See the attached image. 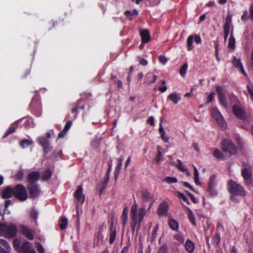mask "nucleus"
I'll list each match as a JSON object with an SVG mask.
<instances>
[{
	"instance_id": "nucleus-1",
	"label": "nucleus",
	"mask_w": 253,
	"mask_h": 253,
	"mask_svg": "<svg viewBox=\"0 0 253 253\" xmlns=\"http://www.w3.org/2000/svg\"><path fill=\"white\" fill-rule=\"evenodd\" d=\"M241 175L243 177L245 186L248 188L253 187V172L250 165L245 163L243 164Z\"/></svg>"
},
{
	"instance_id": "nucleus-2",
	"label": "nucleus",
	"mask_w": 253,
	"mask_h": 253,
	"mask_svg": "<svg viewBox=\"0 0 253 253\" xmlns=\"http://www.w3.org/2000/svg\"><path fill=\"white\" fill-rule=\"evenodd\" d=\"M227 187L229 192L233 195L241 197L246 195L247 192L243 186L232 179L228 181Z\"/></svg>"
},
{
	"instance_id": "nucleus-3",
	"label": "nucleus",
	"mask_w": 253,
	"mask_h": 253,
	"mask_svg": "<svg viewBox=\"0 0 253 253\" xmlns=\"http://www.w3.org/2000/svg\"><path fill=\"white\" fill-rule=\"evenodd\" d=\"M17 233V228L15 225L11 224L6 225L4 223H0V234L7 238H12L16 236Z\"/></svg>"
},
{
	"instance_id": "nucleus-4",
	"label": "nucleus",
	"mask_w": 253,
	"mask_h": 253,
	"mask_svg": "<svg viewBox=\"0 0 253 253\" xmlns=\"http://www.w3.org/2000/svg\"><path fill=\"white\" fill-rule=\"evenodd\" d=\"M14 197L20 201H25L28 197L26 187L22 184H18L13 187Z\"/></svg>"
},
{
	"instance_id": "nucleus-5",
	"label": "nucleus",
	"mask_w": 253,
	"mask_h": 253,
	"mask_svg": "<svg viewBox=\"0 0 253 253\" xmlns=\"http://www.w3.org/2000/svg\"><path fill=\"white\" fill-rule=\"evenodd\" d=\"M29 107L32 113L37 117H40L42 113V107L41 100L39 96H35L32 99Z\"/></svg>"
},
{
	"instance_id": "nucleus-6",
	"label": "nucleus",
	"mask_w": 253,
	"mask_h": 253,
	"mask_svg": "<svg viewBox=\"0 0 253 253\" xmlns=\"http://www.w3.org/2000/svg\"><path fill=\"white\" fill-rule=\"evenodd\" d=\"M221 147L224 152H227L230 155L235 154L238 152L236 146L229 139H223L221 142Z\"/></svg>"
},
{
	"instance_id": "nucleus-7",
	"label": "nucleus",
	"mask_w": 253,
	"mask_h": 253,
	"mask_svg": "<svg viewBox=\"0 0 253 253\" xmlns=\"http://www.w3.org/2000/svg\"><path fill=\"white\" fill-rule=\"evenodd\" d=\"M216 91L218 95V99L219 104L225 108H227V99L224 89L221 86H215Z\"/></svg>"
},
{
	"instance_id": "nucleus-8",
	"label": "nucleus",
	"mask_w": 253,
	"mask_h": 253,
	"mask_svg": "<svg viewBox=\"0 0 253 253\" xmlns=\"http://www.w3.org/2000/svg\"><path fill=\"white\" fill-rule=\"evenodd\" d=\"M216 176L213 174L209 180L208 191L211 197H215L217 195V192L215 189L216 186Z\"/></svg>"
},
{
	"instance_id": "nucleus-9",
	"label": "nucleus",
	"mask_w": 253,
	"mask_h": 253,
	"mask_svg": "<svg viewBox=\"0 0 253 253\" xmlns=\"http://www.w3.org/2000/svg\"><path fill=\"white\" fill-rule=\"evenodd\" d=\"M211 114L212 117L216 120L218 125L221 127L225 126L226 123L223 117L217 108H212L211 110Z\"/></svg>"
},
{
	"instance_id": "nucleus-10",
	"label": "nucleus",
	"mask_w": 253,
	"mask_h": 253,
	"mask_svg": "<svg viewBox=\"0 0 253 253\" xmlns=\"http://www.w3.org/2000/svg\"><path fill=\"white\" fill-rule=\"evenodd\" d=\"M72 107L71 112L74 114V119H76L79 113V110H84L85 109V105L83 103V100H78L76 102L72 103L70 105Z\"/></svg>"
},
{
	"instance_id": "nucleus-11",
	"label": "nucleus",
	"mask_w": 253,
	"mask_h": 253,
	"mask_svg": "<svg viewBox=\"0 0 253 253\" xmlns=\"http://www.w3.org/2000/svg\"><path fill=\"white\" fill-rule=\"evenodd\" d=\"M27 189L29 191V197L31 198L35 199L41 194V190L38 184L28 185Z\"/></svg>"
},
{
	"instance_id": "nucleus-12",
	"label": "nucleus",
	"mask_w": 253,
	"mask_h": 253,
	"mask_svg": "<svg viewBox=\"0 0 253 253\" xmlns=\"http://www.w3.org/2000/svg\"><path fill=\"white\" fill-rule=\"evenodd\" d=\"M38 143L42 147L45 155L48 154L51 149L49 140L43 136L40 137L38 139Z\"/></svg>"
},
{
	"instance_id": "nucleus-13",
	"label": "nucleus",
	"mask_w": 253,
	"mask_h": 253,
	"mask_svg": "<svg viewBox=\"0 0 253 253\" xmlns=\"http://www.w3.org/2000/svg\"><path fill=\"white\" fill-rule=\"evenodd\" d=\"M232 112L235 116L240 120H245L247 118L245 111L237 105H233Z\"/></svg>"
},
{
	"instance_id": "nucleus-14",
	"label": "nucleus",
	"mask_w": 253,
	"mask_h": 253,
	"mask_svg": "<svg viewBox=\"0 0 253 253\" xmlns=\"http://www.w3.org/2000/svg\"><path fill=\"white\" fill-rule=\"evenodd\" d=\"M20 233L26 238L30 240L34 239V231L25 225H21L19 227Z\"/></svg>"
},
{
	"instance_id": "nucleus-15",
	"label": "nucleus",
	"mask_w": 253,
	"mask_h": 253,
	"mask_svg": "<svg viewBox=\"0 0 253 253\" xmlns=\"http://www.w3.org/2000/svg\"><path fill=\"white\" fill-rule=\"evenodd\" d=\"M74 198L82 205L85 200V196L83 194V188L82 186H78L77 189L74 193Z\"/></svg>"
},
{
	"instance_id": "nucleus-16",
	"label": "nucleus",
	"mask_w": 253,
	"mask_h": 253,
	"mask_svg": "<svg viewBox=\"0 0 253 253\" xmlns=\"http://www.w3.org/2000/svg\"><path fill=\"white\" fill-rule=\"evenodd\" d=\"M40 178V173L39 171H33L27 175V181L30 184H36V181H38Z\"/></svg>"
},
{
	"instance_id": "nucleus-17",
	"label": "nucleus",
	"mask_w": 253,
	"mask_h": 253,
	"mask_svg": "<svg viewBox=\"0 0 253 253\" xmlns=\"http://www.w3.org/2000/svg\"><path fill=\"white\" fill-rule=\"evenodd\" d=\"M169 210V205L166 201L160 203L159 206L157 213L159 216H167Z\"/></svg>"
},
{
	"instance_id": "nucleus-18",
	"label": "nucleus",
	"mask_w": 253,
	"mask_h": 253,
	"mask_svg": "<svg viewBox=\"0 0 253 253\" xmlns=\"http://www.w3.org/2000/svg\"><path fill=\"white\" fill-rule=\"evenodd\" d=\"M232 63L233 66L237 68L241 72H242L245 76H247V73L244 69L240 59H238L235 56H234L232 59Z\"/></svg>"
},
{
	"instance_id": "nucleus-19",
	"label": "nucleus",
	"mask_w": 253,
	"mask_h": 253,
	"mask_svg": "<svg viewBox=\"0 0 253 253\" xmlns=\"http://www.w3.org/2000/svg\"><path fill=\"white\" fill-rule=\"evenodd\" d=\"M132 222L131 223V228L133 233L135 228L136 229L137 232L140 229L141 224L142 221H140L138 218V216H131Z\"/></svg>"
},
{
	"instance_id": "nucleus-20",
	"label": "nucleus",
	"mask_w": 253,
	"mask_h": 253,
	"mask_svg": "<svg viewBox=\"0 0 253 253\" xmlns=\"http://www.w3.org/2000/svg\"><path fill=\"white\" fill-rule=\"evenodd\" d=\"M14 196V190L10 186L5 187L2 191L1 197L3 199H8Z\"/></svg>"
},
{
	"instance_id": "nucleus-21",
	"label": "nucleus",
	"mask_w": 253,
	"mask_h": 253,
	"mask_svg": "<svg viewBox=\"0 0 253 253\" xmlns=\"http://www.w3.org/2000/svg\"><path fill=\"white\" fill-rule=\"evenodd\" d=\"M140 35L143 43H147L151 40V36L148 30L144 29L141 30Z\"/></svg>"
},
{
	"instance_id": "nucleus-22",
	"label": "nucleus",
	"mask_w": 253,
	"mask_h": 253,
	"mask_svg": "<svg viewBox=\"0 0 253 253\" xmlns=\"http://www.w3.org/2000/svg\"><path fill=\"white\" fill-rule=\"evenodd\" d=\"M141 198L144 201L154 200V196L150 193L147 189H144L141 191Z\"/></svg>"
},
{
	"instance_id": "nucleus-23",
	"label": "nucleus",
	"mask_w": 253,
	"mask_h": 253,
	"mask_svg": "<svg viewBox=\"0 0 253 253\" xmlns=\"http://www.w3.org/2000/svg\"><path fill=\"white\" fill-rule=\"evenodd\" d=\"M52 176V172L50 169H46L42 174L41 179L42 181L49 180Z\"/></svg>"
},
{
	"instance_id": "nucleus-24",
	"label": "nucleus",
	"mask_w": 253,
	"mask_h": 253,
	"mask_svg": "<svg viewBox=\"0 0 253 253\" xmlns=\"http://www.w3.org/2000/svg\"><path fill=\"white\" fill-rule=\"evenodd\" d=\"M168 99L170 100L174 104H177L181 100L180 95L176 93H171L168 96Z\"/></svg>"
},
{
	"instance_id": "nucleus-25",
	"label": "nucleus",
	"mask_w": 253,
	"mask_h": 253,
	"mask_svg": "<svg viewBox=\"0 0 253 253\" xmlns=\"http://www.w3.org/2000/svg\"><path fill=\"white\" fill-rule=\"evenodd\" d=\"M18 122H15L14 124H11L7 131L5 132L3 136V138H5L9 135L13 133L16 130V128L17 127Z\"/></svg>"
},
{
	"instance_id": "nucleus-26",
	"label": "nucleus",
	"mask_w": 253,
	"mask_h": 253,
	"mask_svg": "<svg viewBox=\"0 0 253 253\" xmlns=\"http://www.w3.org/2000/svg\"><path fill=\"white\" fill-rule=\"evenodd\" d=\"M185 248L189 253H192L194 251L195 245L191 240L188 239L185 242Z\"/></svg>"
},
{
	"instance_id": "nucleus-27",
	"label": "nucleus",
	"mask_w": 253,
	"mask_h": 253,
	"mask_svg": "<svg viewBox=\"0 0 253 253\" xmlns=\"http://www.w3.org/2000/svg\"><path fill=\"white\" fill-rule=\"evenodd\" d=\"M159 131L161 135V138H162L163 141L165 142H168L169 140V137L167 136L165 131L163 127L162 126V122H161L160 124Z\"/></svg>"
},
{
	"instance_id": "nucleus-28",
	"label": "nucleus",
	"mask_w": 253,
	"mask_h": 253,
	"mask_svg": "<svg viewBox=\"0 0 253 253\" xmlns=\"http://www.w3.org/2000/svg\"><path fill=\"white\" fill-rule=\"evenodd\" d=\"M30 243L28 241L23 242L18 252H22L23 253H27L31 251Z\"/></svg>"
},
{
	"instance_id": "nucleus-29",
	"label": "nucleus",
	"mask_w": 253,
	"mask_h": 253,
	"mask_svg": "<svg viewBox=\"0 0 253 253\" xmlns=\"http://www.w3.org/2000/svg\"><path fill=\"white\" fill-rule=\"evenodd\" d=\"M123 161V158L122 157H120L118 159V164L116 167L115 170V179H117L118 175L120 173L122 166V163Z\"/></svg>"
},
{
	"instance_id": "nucleus-30",
	"label": "nucleus",
	"mask_w": 253,
	"mask_h": 253,
	"mask_svg": "<svg viewBox=\"0 0 253 253\" xmlns=\"http://www.w3.org/2000/svg\"><path fill=\"white\" fill-rule=\"evenodd\" d=\"M212 154L217 159L223 160L224 158V155L217 148L213 149Z\"/></svg>"
},
{
	"instance_id": "nucleus-31",
	"label": "nucleus",
	"mask_w": 253,
	"mask_h": 253,
	"mask_svg": "<svg viewBox=\"0 0 253 253\" xmlns=\"http://www.w3.org/2000/svg\"><path fill=\"white\" fill-rule=\"evenodd\" d=\"M33 143L34 142L32 140L24 139L20 141V142H19V145L20 147H22L23 149H25L33 145Z\"/></svg>"
},
{
	"instance_id": "nucleus-32",
	"label": "nucleus",
	"mask_w": 253,
	"mask_h": 253,
	"mask_svg": "<svg viewBox=\"0 0 253 253\" xmlns=\"http://www.w3.org/2000/svg\"><path fill=\"white\" fill-rule=\"evenodd\" d=\"M187 210L188 211V216L189 220L194 226H196V218L194 214L193 213L192 210L188 207H186Z\"/></svg>"
},
{
	"instance_id": "nucleus-33",
	"label": "nucleus",
	"mask_w": 253,
	"mask_h": 253,
	"mask_svg": "<svg viewBox=\"0 0 253 253\" xmlns=\"http://www.w3.org/2000/svg\"><path fill=\"white\" fill-rule=\"evenodd\" d=\"M169 227L172 230L176 231L178 229L179 224L178 223L173 219H170L169 221Z\"/></svg>"
},
{
	"instance_id": "nucleus-34",
	"label": "nucleus",
	"mask_w": 253,
	"mask_h": 253,
	"mask_svg": "<svg viewBox=\"0 0 253 253\" xmlns=\"http://www.w3.org/2000/svg\"><path fill=\"white\" fill-rule=\"evenodd\" d=\"M125 15L126 16L127 18L129 20H132L131 17L133 15H137L138 14V12L136 9H134L132 11L130 10H126L124 13Z\"/></svg>"
},
{
	"instance_id": "nucleus-35",
	"label": "nucleus",
	"mask_w": 253,
	"mask_h": 253,
	"mask_svg": "<svg viewBox=\"0 0 253 253\" xmlns=\"http://www.w3.org/2000/svg\"><path fill=\"white\" fill-rule=\"evenodd\" d=\"M110 232L109 234V243L110 244H112L116 239V236L117 234V232L115 229L113 230V227L111 226L110 227Z\"/></svg>"
},
{
	"instance_id": "nucleus-36",
	"label": "nucleus",
	"mask_w": 253,
	"mask_h": 253,
	"mask_svg": "<svg viewBox=\"0 0 253 253\" xmlns=\"http://www.w3.org/2000/svg\"><path fill=\"white\" fill-rule=\"evenodd\" d=\"M235 39L233 36L232 32H231L230 37L229 39L228 47L234 49L235 47Z\"/></svg>"
},
{
	"instance_id": "nucleus-37",
	"label": "nucleus",
	"mask_w": 253,
	"mask_h": 253,
	"mask_svg": "<svg viewBox=\"0 0 253 253\" xmlns=\"http://www.w3.org/2000/svg\"><path fill=\"white\" fill-rule=\"evenodd\" d=\"M24 177V172L22 170H18L13 176L16 181H21Z\"/></svg>"
},
{
	"instance_id": "nucleus-38",
	"label": "nucleus",
	"mask_w": 253,
	"mask_h": 253,
	"mask_svg": "<svg viewBox=\"0 0 253 253\" xmlns=\"http://www.w3.org/2000/svg\"><path fill=\"white\" fill-rule=\"evenodd\" d=\"M194 41V37L193 35L189 36L187 39V45L188 50H191L193 48V42Z\"/></svg>"
},
{
	"instance_id": "nucleus-39",
	"label": "nucleus",
	"mask_w": 253,
	"mask_h": 253,
	"mask_svg": "<svg viewBox=\"0 0 253 253\" xmlns=\"http://www.w3.org/2000/svg\"><path fill=\"white\" fill-rule=\"evenodd\" d=\"M161 147L159 146H158L157 147V149L158 150V153L157 155H156L155 160L157 163H159L160 161H162L163 160V155L160 151Z\"/></svg>"
},
{
	"instance_id": "nucleus-40",
	"label": "nucleus",
	"mask_w": 253,
	"mask_h": 253,
	"mask_svg": "<svg viewBox=\"0 0 253 253\" xmlns=\"http://www.w3.org/2000/svg\"><path fill=\"white\" fill-rule=\"evenodd\" d=\"M194 182L197 185H200L201 183L199 182V172L196 167L194 166Z\"/></svg>"
},
{
	"instance_id": "nucleus-41",
	"label": "nucleus",
	"mask_w": 253,
	"mask_h": 253,
	"mask_svg": "<svg viewBox=\"0 0 253 253\" xmlns=\"http://www.w3.org/2000/svg\"><path fill=\"white\" fill-rule=\"evenodd\" d=\"M146 213V211L145 208H142L138 210V214H137L138 218L140 221H142Z\"/></svg>"
},
{
	"instance_id": "nucleus-42",
	"label": "nucleus",
	"mask_w": 253,
	"mask_h": 253,
	"mask_svg": "<svg viewBox=\"0 0 253 253\" xmlns=\"http://www.w3.org/2000/svg\"><path fill=\"white\" fill-rule=\"evenodd\" d=\"M128 210L126 208H125L123 210V213L121 216L123 224L125 225L127 222V220Z\"/></svg>"
},
{
	"instance_id": "nucleus-43",
	"label": "nucleus",
	"mask_w": 253,
	"mask_h": 253,
	"mask_svg": "<svg viewBox=\"0 0 253 253\" xmlns=\"http://www.w3.org/2000/svg\"><path fill=\"white\" fill-rule=\"evenodd\" d=\"M68 224V219L65 217H62L60 219V223L59 224V227L61 230H64L66 228Z\"/></svg>"
},
{
	"instance_id": "nucleus-44",
	"label": "nucleus",
	"mask_w": 253,
	"mask_h": 253,
	"mask_svg": "<svg viewBox=\"0 0 253 253\" xmlns=\"http://www.w3.org/2000/svg\"><path fill=\"white\" fill-rule=\"evenodd\" d=\"M168 246L167 243H164L159 248L158 253H168Z\"/></svg>"
},
{
	"instance_id": "nucleus-45",
	"label": "nucleus",
	"mask_w": 253,
	"mask_h": 253,
	"mask_svg": "<svg viewBox=\"0 0 253 253\" xmlns=\"http://www.w3.org/2000/svg\"><path fill=\"white\" fill-rule=\"evenodd\" d=\"M163 181L166 182L168 183H174L178 181L176 177L167 176Z\"/></svg>"
},
{
	"instance_id": "nucleus-46",
	"label": "nucleus",
	"mask_w": 253,
	"mask_h": 253,
	"mask_svg": "<svg viewBox=\"0 0 253 253\" xmlns=\"http://www.w3.org/2000/svg\"><path fill=\"white\" fill-rule=\"evenodd\" d=\"M247 88L252 100L253 101V84L251 81L247 84Z\"/></svg>"
},
{
	"instance_id": "nucleus-47",
	"label": "nucleus",
	"mask_w": 253,
	"mask_h": 253,
	"mask_svg": "<svg viewBox=\"0 0 253 253\" xmlns=\"http://www.w3.org/2000/svg\"><path fill=\"white\" fill-rule=\"evenodd\" d=\"M212 242L215 245H218L220 242V237L218 233H216L212 237Z\"/></svg>"
},
{
	"instance_id": "nucleus-48",
	"label": "nucleus",
	"mask_w": 253,
	"mask_h": 253,
	"mask_svg": "<svg viewBox=\"0 0 253 253\" xmlns=\"http://www.w3.org/2000/svg\"><path fill=\"white\" fill-rule=\"evenodd\" d=\"M21 241L19 239L15 238L13 241V247L14 249L19 251L20 248Z\"/></svg>"
},
{
	"instance_id": "nucleus-49",
	"label": "nucleus",
	"mask_w": 253,
	"mask_h": 253,
	"mask_svg": "<svg viewBox=\"0 0 253 253\" xmlns=\"http://www.w3.org/2000/svg\"><path fill=\"white\" fill-rule=\"evenodd\" d=\"M188 68V65L187 63L184 64L180 68L179 73L182 77H184L185 76L186 71Z\"/></svg>"
},
{
	"instance_id": "nucleus-50",
	"label": "nucleus",
	"mask_w": 253,
	"mask_h": 253,
	"mask_svg": "<svg viewBox=\"0 0 253 253\" xmlns=\"http://www.w3.org/2000/svg\"><path fill=\"white\" fill-rule=\"evenodd\" d=\"M232 22V15L231 14H228L226 19H225V22L224 25V27H230V25Z\"/></svg>"
},
{
	"instance_id": "nucleus-51",
	"label": "nucleus",
	"mask_w": 253,
	"mask_h": 253,
	"mask_svg": "<svg viewBox=\"0 0 253 253\" xmlns=\"http://www.w3.org/2000/svg\"><path fill=\"white\" fill-rule=\"evenodd\" d=\"M0 244L4 246L6 249V251H8L9 252L10 250V247L9 245L8 242L4 239H0Z\"/></svg>"
},
{
	"instance_id": "nucleus-52",
	"label": "nucleus",
	"mask_w": 253,
	"mask_h": 253,
	"mask_svg": "<svg viewBox=\"0 0 253 253\" xmlns=\"http://www.w3.org/2000/svg\"><path fill=\"white\" fill-rule=\"evenodd\" d=\"M173 237L176 241L181 244L183 243L184 242V238L181 234H176L174 235Z\"/></svg>"
},
{
	"instance_id": "nucleus-53",
	"label": "nucleus",
	"mask_w": 253,
	"mask_h": 253,
	"mask_svg": "<svg viewBox=\"0 0 253 253\" xmlns=\"http://www.w3.org/2000/svg\"><path fill=\"white\" fill-rule=\"evenodd\" d=\"M214 95L215 94L213 92H211V93H210L208 96L205 104L207 105L211 103V102H212L214 100Z\"/></svg>"
},
{
	"instance_id": "nucleus-54",
	"label": "nucleus",
	"mask_w": 253,
	"mask_h": 253,
	"mask_svg": "<svg viewBox=\"0 0 253 253\" xmlns=\"http://www.w3.org/2000/svg\"><path fill=\"white\" fill-rule=\"evenodd\" d=\"M152 77H153V79H152V80H151L149 82V84H152L154 83L156 81L157 78H158L157 75H153L151 73H148L146 75V78H147V79H149Z\"/></svg>"
},
{
	"instance_id": "nucleus-55",
	"label": "nucleus",
	"mask_w": 253,
	"mask_h": 253,
	"mask_svg": "<svg viewBox=\"0 0 253 253\" xmlns=\"http://www.w3.org/2000/svg\"><path fill=\"white\" fill-rule=\"evenodd\" d=\"M137 206L135 204L131 208V210H130L131 216H137Z\"/></svg>"
},
{
	"instance_id": "nucleus-56",
	"label": "nucleus",
	"mask_w": 253,
	"mask_h": 253,
	"mask_svg": "<svg viewBox=\"0 0 253 253\" xmlns=\"http://www.w3.org/2000/svg\"><path fill=\"white\" fill-rule=\"evenodd\" d=\"M214 45H215V56L217 61H219V58L218 57V41L216 40L214 41Z\"/></svg>"
},
{
	"instance_id": "nucleus-57",
	"label": "nucleus",
	"mask_w": 253,
	"mask_h": 253,
	"mask_svg": "<svg viewBox=\"0 0 253 253\" xmlns=\"http://www.w3.org/2000/svg\"><path fill=\"white\" fill-rule=\"evenodd\" d=\"M30 215L32 218L36 220L38 217V212L35 209H33L31 211Z\"/></svg>"
},
{
	"instance_id": "nucleus-58",
	"label": "nucleus",
	"mask_w": 253,
	"mask_h": 253,
	"mask_svg": "<svg viewBox=\"0 0 253 253\" xmlns=\"http://www.w3.org/2000/svg\"><path fill=\"white\" fill-rule=\"evenodd\" d=\"M158 229H159V226H158V225H157L154 228L152 233L151 238H152V240H154L155 239Z\"/></svg>"
},
{
	"instance_id": "nucleus-59",
	"label": "nucleus",
	"mask_w": 253,
	"mask_h": 253,
	"mask_svg": "<svg viewBox=\"0 0 253 253\" xmlns=\"http://www.w3.org/2000/svg\"><path fill=\"white\" fill-rule=\"evenodd\" d=\"M178 196L184 202H186L188 205L190 204V202H189V201L188 200V198L185 195H184L183 193L178 192Z\"/></svg>"
},
{
	"instance_id": "nucleus-60",
	"label": "nucleus",
	"mask_w": 253,
	"mask_h": 253,
	"mask_svg": "<svg viewBox=\"0 0 253 253\" xmlns=\"http://www.w3.org/2000/svg\"><path fill=\"white\" fill-rule=\"evenodd\" d=\"M159 61L162 64L164 65L167 62L168 59L165 56L161 55L159 56Z\"/></svg>"
},
{
	"instance_id": "nucleus-61",
	"label": "nucleus",
	"mask_w": 253,
	"mask_h": 253,
	"mask_svg": "<svg viewBox=\"0 0 253 253\" xmlns=\"http://www.w3.org/2000/svg\"><path fill=\"white\" fill-rule=\"evenodd\" d=\"M230 28L224 27V39L226 41L229 36Z\"/></svg>"
},
{
	"instance_id": "nucleus-62",
	"label": "nucleus",
	"mask_w": 253,
	"mask_h": 253,
	"mask_svg": "<svg viewBox=\"0 0 253 253\" xmlns=\"http://www.w3.org/2000/svg\"><path fill=\"white\" fill-rule=\"evenodd\" d=\"M177 162H178V164L177 165V167L178 168V169L179 170H180L181 171H183V172L186 171V169L182 166V162L180 160L178 159Z\"/></svg>"
},
{
	"instance_id": "nucleus-63",
	"label": "nucleus",
	"mask_w": 253,
	"mask_h": 253,
	"mask_svg": "<svg viewBox=\"0 0 253 253\" xmlns=\"http://www.w3.org/2000/svg\"><path fill=\"white\" fill-rule=\"evenodd\" d=\"M37 250L38 251L39 253H44V250L42 245L39 243L37 246Z\"/></svg>"
},
{
	"instance_id": "nucleus-64",
	"label": "nucleus",
	"mask_w": 253,
	"mask_h": 253,
	"mask_svg": "<svg viewBox=\"0 0 253 253\" xmlns=\"http://www.w3.org/2000/svg\"><path fill=\"white\" fill-rule=\"evenodd\" d=\"M248 12L247 10H245L243 12V14L241 16V20L242 21L246 22L248 19Z\"/></svg>"
}]
</instances>
